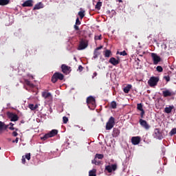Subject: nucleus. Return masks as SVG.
Masks as SVG:
<instances>
[{"instance_id":"22","label":"nucleus","mask_w":176,"mask_h":176,"mask_svg":"<svg viewBox=\"0 0 176 176\" xmlns=\"http://www.w3.org/2000/svg\"><path fill=\"white\" fill-rule=\"evenodd\" d=\"M42 97H43V98H49L50 97H52V94H50V92H43L42 93Z\"/></svg>"},{"instance_id":"58","label":"nucleus","mask_w":176,"mask_h":176,"mask_svg":"<svg viewBox=\"0 0 176 176\" xmlns=\"http://www.w3.org/2000/svg\"><path fill=\"white\" fill-rule=\"evenodd\" d=\"M0 150H1V147H0Z\"/></svg>"},{"instance_id":"45","label":"nucleus","mask_w":176,"mask_h":176,"mask_svg":"<svg viewBox=\"0 0 176 176\" xmlns=\"http://www.w3.org/2000/svg\"><path fill=\"white\" fill-rule=\"evenodd\" d=\"M76 25H80V21H79V18H77L76 20Z\"/></svg>"},{"instance_id":"37","label":"nucleus","mask_w":176,"mask_h":176,"mask_svg":"<svg viewBox=\"0 0 176 176\" xmlns=\"http://www.w3.org/2000/svg\"><path fill=\"white\" fill-rule=\"evenodd\" d=\"M5 126V123L2 121H0V131H2L3 130V127Z\"/></svg>"},{"instance_id":"6","label":"nucleus","mask_w":176,"mask_h":176,"mask_svg":"<svg viewBox=\"0 0 176 176\" xmlns=\"http://www.w3.org/2000/svg\"><path fill=\"white\" fill-rule=\"evenodd\" d=\"M7 116L8 119H10V122H17V120H19V116L16 113L8 112Z\"/></svg>"},{"instance_id":"5","label":"nucleus","mask_w":176,"mask_h":176,"mask_svg":"<svg viewBox=\"0 0 176 176\" xmlns=\"http://www.w3.org/2000/svg\"><path fill=\"white\" fill-rule=\"evenodd\" d=\"M151 57H152V60L153 61L154 65H157V64H159L162 61V58L157 56V54L155 53H151Z\"/></svg>"},{"instance_id":"43","label":"nucleus","mask_w":176,"mask_h":176,"mask_svg":"<svg viewBox=\"0 0 176 176\" xmlns=\"http://www.w3.org/2000/svg\"><path fill=\"white\" fill-rule=\"evenodd\" d=\"M94 39H95V41H101V35H100V36H95Z\"/></svg>"},{"instance_id":"53","label":"nucleus","mask_w":176,"mask_h":176,"mask_svg":"<svg viewBox=\"0 0 176 176\" xmlns=\"http://www.w3.org/2000/svg\"><path fill=\"white\" fill-rule=\"evenodd\" d=\"M8 127H9V125H6L4 124L3 130H6V129H8Z\"/></svg>"},{"instance_id":"36","label":"nucleus","mask_w":176,"mask_h":176,"mask_svg":"<svg viewBox=\"0 0 176 176\" xmlns=\"http://www.w3.org/2000/svg\"><path fill=\"white\" fill-rule=\"evenodd\" d=\"M156 71H157V72H163V67H162V66H157L156 67Z\"/></svg>"},{"instance_id":"35","label":"nucleus","mask_w":176,"mask_h":176,"mask_svg":"<svg viewBox=\"0 0 176 176\" xmlns=\"http://www.w3.org/2000/svg\"><path fill=\"white\" fill-rule=\"evenodd\" d=\"M95 157L96 159H104V155H102V154H96Z\"/></svg>"},{"instance_id":"26","label":"nucleus","mask_w":176,"mask_h":176,"mask_svg":"<svg viewBox=\"0 0 176 176\" xmlns=\"http://www.w3.org/2000/svg\"><path fill=\"white\" fill-rule=\"evenodd\" d=\"M104 57H111V56H112V52H111V50H106L104 51Z\"/></svg>"},{"instance_id":"18","label":"nucleus","mask_w":176,"mask_h":176,"mask_svg":"<svg viewBox=\"0 0 176 176\" xmlns=\"http://www.w3.org/2000/svg\"><path fill=\"white\" fill-rule=\"evenodd\" d=\"M173 109H174V105H170L168 107H165L164 112L165 113H171Z\"/></svg>"},{"instance_id":"39","label":"nucleus","mask_w":176,"mask_h":176,"mask_svg":"<svg viewBox=\"0 0 176 176\" xmlns=\"http://www.w3.org/2000/svg\"><path fill=\"white\" fill-rule=\"evenodd\" d=\"M63 122L65 124H67V123H68V118L66 116H64L63 118Z\"/></svg>"},{"instance_id":"38","label":"nucleus","mask_w":176,"mask_h":176,"mask_svg":"<svg viewBox=\"0 0 176 176\" xmlns=\"http://www.w3.org/2000/svg\"><path fill=\"white\" fill-rule=\"evenodd\" d=\"M25 159H27V160H31V153H27L25 154Z\"/></svg>"},{"instance_id":"41","label":"nucleus","mask_w":176,"mask_h":176,"mask_svg":"<svg viewBox=\"0 0 176 176\" xmlns=\"http://www.w3.org/2000/svg\"><path fill=\"white\" fill-rule=\"evenodd\" d=\"M170 134H171V135H174V134H176V128H173V129L170 131Z\"/></svg>"},{"instance_id":"21","label":"nucleus","mask_w":176,"mask_h":176,"mask_svg":"<svg viewBox=\"0 0 176 176\" xmlns=\"http://www.w3.org/2000/svg\"><path fill=\"white\" fill-rule=\"evenodd\" d=\"M48 133L50 134L51 138L54 137L55 135H57V134H58V131H57V129H53Z\"/></svg>"},{"instance_id":"57","label":"nucleus","mask_w":176,"mask_h":176,"mask_svg":"<svg viewBox=\"0 0 176 176\" xmlns=\"http://www.w3.org/2000/svg\"><path fill=\"white\" fill-rule=\"evenodd\" d=\"M98 1H101V0H98Z\"/></svg>"},{"instance_id":"11","label":"nucleus","mask_w":176,"mask_h":176,"mask_svg":"<svg viewBox=\"0 0 176 176\" xmlns=\"http://www.w3.org/2000/svg\"><path fill=\"white\" fill-rule=\"evenodd\" d=\"M141 142V138L140 136H133L131 138V143L133 145H138Z\"/></svg>"},{"instance_id":"23","label":"nucleus","mask_w":176,"mask_h":176,"mask_svg":"<svg viewBox=\"0 0 176 176\" xmlns=\"http://www.w3.org/2000/svg\"><path fill=\"white\" fill-rule=\"evenodd\" d=\"M131 87H132L131 85H126V87H125L123 89L124 93L129 94V92L130 91V89H131Z\"/></svg>"},{"instance_id":"34","label":"nucleus","mask_w":176,"mask_h":176,"mask_svg":"<svg viewBox=\"0 0 176 176\" xmlns=\"http://www.w3.org/2000/svg\"><path fill=\"white\" fill-rule=\"evenodd\" d=\"M137 109H138V111H144V109L142 108V103H138L137 104Z\"/></svg>"},{"instance_id":"50","label":"nucleus","mask_w":176,"mask_h":176,"mask_svg":"<svg viewBox=\"0 0 176 176\" xmlns=\"http://www.w3.org/2000/svg\"><path fill=\"white\" fill-rule=\"evenodd\" d=\"M8 129H9V130H12V131L16 130V131H17L19 130L18 129H15V128L13 127V126H10Z\"/></svg>"},{"instance_id":"44","label":"nucleus","mask_w":176,"mask_h":176,"mask_svg":"<svg viewBox=\"0 0 176 176\" xmlns=\"http://www.w3.org/2000/svg\"><path fill=\"white\" fill-rule=\"evenodd\" d=\"M164 79H165L166 82H170V76H164Z\"/></svg>"},{"instance_id":"54","label":"nucleus","mask_w":176,"mask_h":176,"mask_svg":"<svg viewBox=\"0 0 176 176\" xmlns=\"http://www.w3.org/2000/svg\"><path fill=\"white\" fill-rule=\"evenodd\" d=\"M94 76H97V72L94 73V76H92V78H94Z\"/></svg>"},{"instance_id":"15","label":"nucleus","mask_w":176,"mask_h":176,"mask_svg":"<svg viewBox=\"0 0 176 176\" xmlns=\"http://www.w3.org/2000/svg\"><path fill=\"white\" fill-rule=\"evenodd\" d=\"M153 135L155 138H157V140H162V138H163V137L162 136V133L158 129H155V133Z\"/></svg>"},{"instance_id":"49","label":"nucleus","mask_w":176,"mask_h":176,"mask_svg":"<svg viewBox=\"0 0 176 176\" xmlns=\"http://www.w3.org/2000/svg\"><path fill=\"white\" fill-rule=\"evenodd\" d=\"M74 28L76 31H79V26L78 25H74Z\"/></svg>"},{"instance_id":"10","label":"nucleus","mask_w":176,"mask_h":176,"mask_svg":"<svg viewBox=\"0 0 176 176\" xmlns=\"http://www.w3.org/2000/svg\"><path fill=\"white\" fill-rule=\"evenodd\" d=\"M118 168V165L111 164V166L108 165L105 166V170L108 171V173H112V171H116Z\"/></svg>"},{"instance_id":"8","label":"nucleus","mask_w":176,"mask_h":176,"mask_svg":"<svg viewBox=\"0 0 176 176\" xmlns=\"http://www.w3.org/2000/svg\"><path fill=\"white\" fill-rule=\"evenodd\" d=\"M87 46H89L87 41L82 39L80 41V44H79L78 50H83L86 49V47H87Z\"/></svg>"},{"instance_id":"42","label":"nucleus","mask_w":176,"mask_h":176,"mask_svg":"<svg viewBox=\"0 0 176 176\" xmlns=\"http://www.w3.org/2000/svg\"><path fill=\"white\" fill-rule=\"evenodd\" d=\"M157 176H162L163 175V170H159L157 172Z\"/></svg>"},{"instance_id":"56","label":"nucleus","mask_w":176,"mask_h":176,"mask_svg":"<svg viewBox=\"0 0 176 176\" xmlns=\"http://www.w3.org/2000/svg\"><path fill=\"white\" fill-rule=\"evenodd\" d=\"M118 2L122 3V2H123V1H122V0H118Z\"/></svg>"},{"instance_id":"14","label":"nucleus","mask_w":176,"mask_h":176,"mask_svg":"<svg viewBox=\"0 0 176 176\" xmlns=\"http://www.w3.org/2000/svg\"><path fill=\"white\" fill-rule=\"evenodd\" d=\"M102 49V45H100V47H98L95 49L94 52V58H97L98 56L101 54V52H100L98 50H101Z\"/></svg>"},{"instance_id":"13","label":"nucleus","mask_w":176,"mask_h":176,"mask_svg":"<svg viewBox=\"0 0 176 176\" xmlns=\"http://www.w3.org/2000/svg\"><path fill=\"white\" fill-rule=\"evenodd\" d=\"M109 63L110 64H112V65L116 66V65H118L120 63V59H116V58H115L113 57H111L109 60Z\"/></svg>"},{"instance_id":"2","label":"nucleus","mask_w":176,"mask_h":176,"mask_svg":"<svg viewBox=\"0 0 176 176\" xmlns=\"http://www.w3.org/2000/svg\"><path fill=\"white\" fill-rule=\"evenodd\" d=\"M87 104L89 108H90V105H91V109H94V108H96V98L92 96L87 97Z\"/></svg>"},{"instance_id":"31","label":"nucleus","mask_w":176,"mask_h":176,"mask_svg":"<svg viewBox=\"0 0 176 176\" xmlns=\"http://www.w3.org/2000/svg\"><path fill=\"white\" fill-rule=\"evenodd\" d=\"M110 107H111V108H112V109H116L118 104H116V102L115 101H112L110 104Z\"/></svg>"},{"instance_id":"19","label":"nucleus","mask_w":176,"mask_h":176,"mask_svg":"<svg viewBox=\"0 0 176 176\" xmlns=\"http://www.w3.org/2000/svg\"><path fill=\"white\" fill-rule=\"evenodd\" d=\"M120 134V131L118 129L114 128L113 130V137H118Z\"/></svg>"},{"instance_id":"24","label":"nucleus","mask_w":176,"mask_h":176,"mask_svg":"<svg viewBox=\"0 0 176 176\" xmlns=\"http://www.w3.org/2000/svg\"><path fill=\"white\" fill-rule=\"evenodd\" d=\"M89 176H97V170L94 168L89 172Z\"/></svg>"},{"instance_id":"9","label":"nucleus","mask_w":176,"mask_h":176,"mask_svg":"<svg viewBox=\"0 0 176 176\" xmlns=\"http://www.w3.org/2000/svg\"><path fill=\"white\" fill-rule=\"evenodd\" d=\"M62 72L63 74H65V75H68V74H69L71 72V67L65 65V64H63L60 67Z\"/></svg>"},{"instance_id":"17","label":"nucleus","mask_w":176,"mask_h":176,"mask_svg":"<svg viewBox=\"0 0 176 176\" xmlns=\"http://www.w3.org/2000/svg\"><path fill=\"white\" fill-rule=\"evenodd\" d=\"M162 95L164 97H171V96H173V92L169 90L163 91Z\"/></svg>"},{"instance_id":"27","label":"nucleus","mask_w":176,"mask_h":176,"mask_svg":"<svg viewBox=\"0 0 176 176\" xmlns=\"http://www.w3.org/2000/svg\"><path fill=\"white\" fill-rule=\"evenodd\" d=\"M92 164H95L96 166H100L101 162L99 160H97V158H95L91 161Z\"/></svg>"},{"instance_id":"30","label":"nucleus","mask_w":176,"mask_h":176,"mask_svg":"<svg viewBox=\"0 0 176 176\" xmlns=\"http://www.w3.org/2000/svg\"><path fill=\"white\" fill-rule=\"evenodd\" d=\"M25 84L27 85V86H29V87H34V84L28 80H25Z\"/></svg>"},{"instance_id":"20","label":"nucleus","mask_w":176,"mask_h":176,"mask_svg":"<svg viewBox=\"0 0 176 176\" xmlns=\"http://www.w3.org/2000/svg\"><path fill=\"white\" fill-rule=\"evenodd\" d=\"M42 8H43V4L38 3L34 6L33 10H38V9H42Z\"/></svg>"},{"instance_id":"25","label":"nucleus","mask_w":176,"mask_h":176,"mask_svg":"<svg viewBox=\"0 0 176 176\" xmlns=\"http://www.w3.org/2000/svg\"><path fill=\"white\" fill-rule=\"evenodd\" d=\"M29 108L31 109V111H35V109H38V104H29Z\"/></svg>"},{"instance_id":"48","label":"nucleus","mask_w":176,"mask_h":176,"mask_svg":"<svg viewBox=\"0 0 176 176\" xmlns=\"http://www.w3.org/2000/svg\"><path fill=\"white\" fill-rule=\"evenodd\" d=\"M22 163L23 164H25V157L24 155L22 156Z\"/></svg>"},{"instance_id":"32","label":"nucleus","mask_w":176,"mask_h":176,"mask_svg":"<svg viewBox=\"0 0 176 176\" xmlns=\"http://www.w3.org/2000/svg\"><path fill=\"white\" fill-rule=\"evenodd\" d=\"M47 138H52L49 133H46L43 138H41V140L45 141V140H47Z\"/></svg>"},{"instance_id":"51","label":"nucleus","mask_w":176,"mask_h":176,"mask_svg":"<svg viewBox=\"0 0 176 176\" xmlns=\"http://www.w3.org/2000/svg\"><path fill=\"white\" fill-rule=\"evenodd\" d=\"M12 135L13 137H17L19 135V133H17V132L16 131H14L12 132Z\"/></svg>"},{"instance_id":"16","label":"nucleus","mask_w":176,"mask_h":176,"mask_svg":"<svg viewBox=\"0 0 176 176\" xmlns=\"http://www.w3.org/2000/svg\"><path fill=\"white\" fill-rule=\"evenodd\" d=\"M36 54V49L32 48L26 51L27 56H35Z\"/></svg>"},{"instance_id":"3","label":"nucleus","mask_w":176,"mask_h":176,"mask_svg":"<svg viewBox=\"0 0 176 176\" xmlns=\"http://www.w3.org/2000/svg\"><path fill=\"white\" fill-rule=\"evenodd\" d=\"M158 82H159V77L152 76L148 80V85L150 86V87H153L157 85Z\"/></svg>"},{"instance_id":"29","label":"nucleus","mask_w":176,"mask_h":176,"mask_svg":"<svg viewBox=\"0 0 176 176\" xmlns=\"http://www.w3.org/2000/svg\"><path fill=\"white\" fill-rule=\"evenodd\" d=\"M101 6H102V2L98 1L96 3L95 8H96V9H97V10H100V9H101Z\"/></svg>"},{"instance_id":"7","label":"nucleus","mask_w":176,"mask_h":176,"mask_svg":"<svg viewBox=\"0 0 176 176\" xmlns=\"http://www.w3.org/2000/svg\"><path fill=\"white\" fill-rule=\"evenodd\" d=\"M139 123L140 126H142L145 130H149V129H151V125L148 124V122H146V120H143L142 118H140L139 120Z\"/></svg>"},{"instance_id":"12","label":"nucleus","mask_w":176,"mask_h":176,"mask_svg":"<svg viewBox=\"0 0 176 176\" xmlns=\"http://www.w3.org/2000/svg\"><path fill=\"white\" fill-rule=\"evenodd\" d=\"M34 1L32 0H27L23 4V8H32L34 6Z\"/></svg>"},{"instance_id":"28","label":"nucleus","mask_w":176,"mask_h":176,"mask_svg":"<svg viewBox=\"0 0 176 176\" xmlns=\"http://www.w3.org/2000/svg\"><path fill=\"white\" fill-rule=\"evenodd\" d=\"M9 3V0H0V6H5Z\"/></svg>"},{"instance_id":"40","label":"nucleus","mask_w":176,"mask_h":176,"mask_svg":"<svg viewBox=\"0 0 176 176\" xmlns=\"http://www.w3.org/2000/svg\"><path fill=\"white\" fill-rule=\"evenodd\" d=\"M140 111H141V113H140V118L142 119H144V116H145V111L144 110H142Z\"/></svg>"},{"instance_id":"55","label":"nucleus","mask_w":176,"mask_h":176,"mask_svg":"<svg viewBox=\"0 0 176 176\" xmlns=\"http://www.w3.org/2000/svg\"><path fill=\"white\" fill-rule=\"evenodd\" d=\"M8 126H14V124H13V123H12V122H10V124H8Z\"/></svg>"},{"instance_id":"52","label":"nucleus","mask_w":176,"mask_h":176,"mask_svg":"<svg viewBox=\"0 0 176 176\" xmlns=\"http://www.w3.org/2000/svg\"><path fill=\"white\" fill-rule=\"evenodd\" d=\"M12 142H16V144H17V142H19V138H16L14 140L12 141Z\"/></svg>"},{"instance_id":"33","label":"nucleus","mask_w":176,"mask_h":176,"mask_svg":"<svg viewBox=\"0 0 176 176\" xmlns=\"http://www.w3.org/2000/svg\"><path fill=\"white\" fill-rule=\"evenodd\" d=\"M78 16H80L81 19H83V17H85V10L78 12Z\"/></svg>"},{"instance_id":"46","label":"nucleus","mask_w":176,"mask_h":176,"mask_svg":"<svg viewBox=\"0 0 176 176\" xmlns=\"http://www.w3.org/2000/svg\"><path fill=\"white\" fill-rule=\"evenodd\" d=\"M120 56H127V52L126 51H122L120 53Z\"/></svg>"},{"instance_id":"1","label":"nucleus","mask_w":176,"mask_h":176,"mask_svg":"<svg viewBox=\"0 0 176 176\" xmlns=\"http://www.w3.org/2000/svg\"><path fill=\"white\" fill-rule=\"evenodd\" d=\"M64 80V74L60 72H55L51 78V82L52 83H56L57 80Z\"/></svg>"},{"instance_id":"4","label":"nucleus","mask_w":176,"mask_h":176,"mask_svg":"<svg viewBox=\"0 0 176 176\" xmlns=\"http://www.w3.org/2000/svg\"><path fill=\"white\" fill-rule=\"evenodd\" d=\"M115 126V118L113 117H110L109 121L106 124V130H111Z\"/></svg>"},{"instance_id":"47","label":"nucleus","mask_w":176,"mask_h":176,"mask_svg":"<svg viewBox=\"0 0 176 176\" xmlns=\"http://www.w3.org/2000/svg\"><path fill=\"white\" fill-rule=\"evenodd\" d=\"M78 70L80 72H82L83 71V66H82V65H79Z\"/></svg>"}]
</instances>
